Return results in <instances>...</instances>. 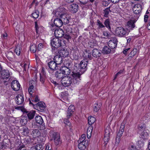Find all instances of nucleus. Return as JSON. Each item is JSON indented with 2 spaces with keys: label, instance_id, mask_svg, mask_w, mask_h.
I'll return each instance as SVG.
<instances>
[{
  "label": "nucleus",
  "instance_id": "nucleus-20",
  "mask_svg": "<svg viewBox=\"0 0 150 150\" xmlns=\"http://www.w3.org/2000/svg\"><path fill=\"white\" fill-rule=\"evenodd\" d=\"M54 23L55 26L59 28L61 27L64 23L60 18H56L54 19Z\"/></svg>",
  "mask_w": 150,
  "mask_h": 150
},
{
  "label": "nucleus",
  "instance_id": "nucleus-5",
  "mask_svg": "<svg viewBox=\"0 0 150 150\" xmlns=\"http://www.w3.org/2000/svg\"><path fill=\"white\" fill-rule=\"evenodd\" d=\"M115 33L117 35L120 37H125L129 34V31L122 27H119L116 28Z\"/></svg>",
  "mask_w": 150,
  "mask_h": 150
},
{
  "label": "nucleus",
  "instance_id": "nucleus-58",
  "mask_svg": "<svg viewBox=\"0 0 150 150\" xmlns=\"http://www.w3.org/2000/svg\"><path fill=\"white\" fill-rule=\"evenodd\" d=\"M84 54L85 55V57L86 58H89V59H91V55L90 53L86 51Z\"/></svg>",
  "mask_w": 150,
  "mask_h": 150
},
{
  "label": "nucleus",
  "instance_id": "nucleus-33",
  "mask_svg": "<svg viewBox=\"0 0 150 150\" xmlns=\"http://www.w3.org/2000/svg\"><path fill=\"white\" fill-rule=\"evenodd\" d=\"M111 51L110 48L107 46H105L103 48L102 53L104 54L110 53Z\"/></svg>",
  "mask_w": 150,
  "mask_h": 150
},
{
  "label": "nucleus",
  "instance_id": "nucleus-17",
  "mask_svg": "<svg viewBox=\"0 0 150 150\" xmlns=\"http://www.w3.org/2000/svg\"><path fill=\"white\" fill-rule=\"evenodd\" d=\"M135 22L133 20H130L127 22L126 27L128 30H132L135 27Z\"/></svg>",
  "mask_w": 150,
  "mask_h": 150
},
{
  "label": "nucleus",
  "instance_id": "nucleus-47",
  "mask_svg": "<svg viewBox=\"0 0 150 150\" xmlns=\"http://www.w3.org/2000/svg\"><path fill=\"white\" fill-rule=\"evenodd\" d=\"M97 25L98 26V28L99 29H101V28H104L105 26L100 22V21L98 20L97 21Z\"/></svg>",
  "mask_w": 150,
  "mask_h": 150
},
{
  "label": "nucleus",
  "instance_id": "nucleus-2",
  "mask_svg": "<svg viewBox=\"0 0 150 150\" xmlns=\"http://www.w3.org/2000/svg\"><path fill=\"white\" fill-rule=\"evenodd\" d=\"M64 9L63 8H60L57 9L55 13V15L57 16H60V19L64 24H67L69 22L68 16L64 13Z\"/></svg>",
  "mask_w": 150,
  "mask_h": 150
},
{
  "label": "nucleus",
  "instance_id": "nucleus-35",
  "mask_svg": "<svg viewBox=\"0 0 150 150\" xmlns=\"http://www.w3.org/2000/svg\"><path fill=\"white\" fill-rule=\"evenodd\" d=\"M96 121L95 118L92 116H90L88 117V122L89 125H92Z\"/></svg>",
  "mask_w": 150,
  "mask_h": 150
},
{
  "label": "nucleus",
  "instance_id": "nucleus-14",
  "mask_svg": "<svg viewBox=\"0 0 150 150\" xmlns=\"http://www.w3.org/2000/svg\"><path fill=\"white\" fill-rule=\"evenodd\" d=\"M1 77L3 79L7 80L10 76L9 71L7 70H2L1 72Z\"/></svg>",
  "mask_w": 150,
  "mask_h": 150
},
{
  "label": "nucleus",
  "instance_id": "nucleus-41",
  "mask_svg": "<svg viewBox=\"0 0 150 150\" xmlns=\"http://www.w3.org/2000/svg\"><path fill=\"white\" fill-rule=\"evenodd\" d=\"M137 51V48H134L129 54V57H133L136 54Z\"/></svg>",
  "mask_w": 150,
  "mask_h": 150
},
{
  "label": "nucleus",
  "instance_id": "nucleus-15",
  "mask_svg": "<svg viewBox=\"0 0 150 150\" xmlns=\"http://www.w3.org/2000/svg\"><path fill=\"white\" fill-rule=\"evenodd\" d=\"M15 100L17 104H22L24 101V96L22 95H18L16 96Z\"/></svg>",
  "mask_w": 150,
  "mask_h": 150
},
{
  "label": "nucleus",
  "instance_id": "nucleus-25",
  "mask_svg": "<svg viewBox=\"0 0 150 150\" xmlns=\"http://www.w3.org/2000/svg\"><path fill=\"white\" fill-rule=\"evenodd\" d=\"M31 100L33 102L36 103L40 101V98L35 93L30 95Z\"/></svg>",
  "mask_w": 150,
  "mask_h": 150
},
{
  "label": "nucleus",
  "instance_id": "nucleus-1",
  "mask_svg": "<svg viewBox=\"0 0 150 150\" xmlns=\"http://www.w3.org/2000/svg\"><path fill=\"white\" fill-rule=\"evenodd\" d=\"M74 71L71 74L72 78L69 76H64L62 78L61 82L63 86L65 87L69 86H73L79 83L81 80V76L82 73L74 72Z\"/></svg>",
  "mask_w": 150,
  "mask_h": 150
},
{
  "label": "nucleus",
  "instance_id": "nucleus-54",
  "mask_svg": "<svg viewBox=\"0 0 150 150\" xmlns=\"http://www.w3.org/2000/svg\"><path fill=\"white\" fill-rule=\"evenodd\" d=\"M110 3L109 0H103L102 2V4L103 6H108Z\"/></svg>",
  "mask_w": 150,
  "mask_h": 150
},
{
  "label": "nucleus",
  "instance_id": "nucleus-18",
  "mask_svg": "<svg viewBox=\"0 0 150 150\" xmlns=\"http://www.w3.org/2000/svg\"><path fill=\"white\" fill-rule=\"evenodd\" d=\"M54 61L58 65L61 64L62 62V57L59 55H56L53 59Z\"/></svg>",
  "mask_w": 150,
  "mask_h": 150
},
{
  "label": "nucleus",
  "instance_id": "nucleus-59",
  "mask_svg": "<svg viewBox=\"0 0 150 150\" xmlns=\"http://www.w3.org/2000/svg\"><path fill=\"white\" fill-rule=\"evenodd\" d=\"M123 72V71L122 70H120L118 72L117 74L115 76L114 79H115L118 76L120 75L121 74H122Z\"/></svg>",
  "mask_w": 150,
  "mask_h": 150
},
{
  "label": "nucleus",
  "instance_id": "nucleus-46",
  "mask_svg": "<svg viewBox=\"0 0 150 150\" xmlns=\"http://www.w3.org/2000/svg\"><path fill=\"white\" fill-rule=\"evenodd\" d=\"M39 14V12L38 11L35 10V12L32 13V16L33 18H37L38 17Z\"/></svg>",
  "mask_w": 150,
  "mask_h": 150
},
{
  "label": "nucleus",
  "instance_id": "nucleus-40",
  "mask_svg": "<svg viewBox=\"0 0 150 150\" xmlns=\"http://www.w3.org/2000/svg\"><path fill=\"white\" fill-rule=\"evenodd\" d=\"M104 23L105 26L109 30L111 29L110 23L109 19H107L104 22Z\"/></svg>",
  "mask_w": 150,
  "mask_h": 150
},
{
  "label": "nucleus",
  "instance_id": "nucleus-32",
  "mask_svg": "<svg viewBox=\"0 0 150 150\" xmlns=\"http://www.w3.org/2000/svg\"><path fill=\"white\" fill-rule=\"evenodd\" d=\"M27 119L26 117L23 116L21 117L20 123L22 125H24L27 123Z\"/></svg>",
  "mask_w": 150,
  "mask_h": 150
},
{
  "label": "nucleus",
  "instance_id": "nucleus-27",
  "mask_svg": "<svg viewBox=\"0 0 150 150\" xmlns=\"http://www.w3.org/2000/svg\"><path fill=\"white\" fill-rule=\"evenodd\" d=\"M125 128V126L124 125H121L119 130L117 134V139L118 138V137H121L122 136L123 133L124 131Z\"/></svg>",
  "mask_w": 150,
  "mask_h": 150
},
{
  "label": "nucleus",
  "instance_id": "nucleus-24",
  "mask_svg": "<svg viewBox=\"0 0 150 150\" xmlns=\"http://www.w3.org/2000/svg\"><path fill=\"white\" fill-rule=\"evenodd\" d=\"M111 12L118 13L119 12L120 9L118 7L115 5L109 7Z\"/></svg>",
  "mask_w": 150,
  "mask_h": 150
},
{
  "label": "nucleus",
  "instance_id": "nucleus-21",
  "mask_svg": "<svg viewBox=\"0 0 150 150\" xmlns=\"http://www.w3.org/2000/svg\"><path fill=\"white\" fill-rule=\"evenodd\" d=\"M40 133L38 129H35L32 130L31 132V135L33 138H36L40 136Z\"/></svg>",
  "mask_w": 150,
  "mask_h": 150
},
{
  "label": "nucleus",
  "instance_id": "nucleus-6",
  "mask_svg": "<svg viewBox=\"0 0 150 150\" xmlns=\"http://www.w3.org/2000/svg\"><path fill=\"white\" fill-rule=\"evenodd\" d=\"M88 61L86 59H84L81 61L79 64V69L81 72H77V73H82L85 72L87 69Z\"/></svg>",
  "mask_w": 150,
  "mask_h": 150
},
{
  "label": "nucleus",
  "instance_id": "nucleus-23",
  "mask_svg": "<svg viewBox=\"0 0 150 150\" xmlns=\"http://www.w3.org/2000/svg\"><path fill=\"white\" fill-rule=\"evenodd\" d=\"M9 143V141L8 140L4 139L3 140V142L0 144V146H1L2 149L8 147Z\"/></svg>",
  "mask_w": 150,
  "mask_h": 150
},
{
  "label": "nucleus",
  "instance_id": "nucleus-62",
  "mask_svg": "<svg viewBox=\"0 0 150 150\" xmlns=\"http://www.w3.org/2000/svg\"><path fill=\"white\" fill-rule=\"evenodd\" d=\"M103 35L105 36L109 37L110 36V34L108 31H103Z\"/></svg>",
  "mask_w": 150,
  "mask_h": 150
},
{
  "label": "nucleus",
  "instance_id": "nucleus-45",
  "mask_svg": "<svg viewBox=\"0 0 150 150\" xmlns=\"http://www.w3.org/2000/svg\"><path fill=\"white\" fill-rule=\"evenodd\" d=\"M104 11L105 17H108L109 13L111 12L109 7L107 8L104 10Z\"/></svg>",
  "mask_w": 150,
  "mask_h": 150
},
{
  "label": "nucleus",
  "instance_id": "nucleus-51",
  "mask_svg": "<svg viewBox=\"0 0 150 150\" xmlns=\"http://www.w3.org/2000/svg\"><path fill=\"white\" fill-rule=\"evenodd\" d=\"M40 81L42 84H43L45 81V77L44 75H41L40 74Z\"/></svg>",
  "mask_w": 150,
  "mask_h": 150
},
{
  "label": "nucleus",
  "instance_id": "nucleus-61",
  "mask_svg": "<svg viewBox=\"0 0 150 150\" xmlns=\"http://www.w3.org/2000/svg\"><path fill=\"white\" fill-rule=\"evenodd\" d=\"M39 138L40 139V141L41 142H44L45 140V138L42 136H40Z\"/></svg>",
  "mask_w": 150,
  "mask_h": 150
},
{
  "label": "nucleus",
  "instance_id": "nucleus-43",
  "mask_svg": "<svg viewBox=\"0 0 150 150\" xmlns=\"http://www.w3.org/2000/svg\"><path fill=\"white\" fill-rule=\"evenodd\" d=\"M29 133V130L27 127H25L23 128V131L22 132V134L25 136L28 135Z\"/></svg>",
  "mask_w": 150,
  "mask_h": 150
},
{
  "label": "nucleus",
  "instance_id": "nucleus-10",
  "mask_svg": "<svg viewBox=\"0 0 150 150\" xmlns=\"http://www.w3.org/2000/svg\"><path fill=\"white\" fill-rule=\"evenodd\" d=\"M60 70L64 75H68L70 74L71 68L69 66V67L64 66L62 67Z\"/></svg>",
  "mask_w": 150,
  "mask_h": 150
},
{
  "label": "nucleus",
  "instance_id": "nucleus-19",
  "mask_svg": "<svg viewBox=\"0 0 150 150\" xmlns=\"http://www.w3.org/2000/svg\"><path fill=\"white\" fill-rule=\"evenodd\" d=\"M92 55L95 58L100 57L101 55V51L97 49H94L92 51Z\"/></svg>",
  "mask_w": 150,
  "mask_h": 150
},
{
  "label": "nucleus",
  "instance_id": "nucleus-57",
  "mask_svg": "<svg viewBox=\"0 0 150 150\" xmlns=\"http://www.w3.org/2000/svg\"><path fill=\"white\" fill-rule=\"evenodd\" d=\"M73 113V112H70V111H69L67 110L66 117L67 118L69 119L72 115Z\"/></svg>",
  "mask_w": 150,
  "mask_h": 150
},
{
  "label": "nucleus",
  "instance_id": "nucleus-39",
  "mask_svg": "<svg viewBox=\"0 0 150 150\" xmlns=\"http://www.w3.org/2000/svg\"><path fill=\"white\" fill-rule=\"evenodd\" d=\"M69 66L71 67V70L72 71V73L73 71H74V72H76V70L77 69V67L76 66H74L73 65V64L71 63H68V67H69Z\"/></svg>",
  "mask_w": 150,
  "mask_h": 150
},
{
  "label": "nucleus",
  "instance_id": "nucleus-11",
  "mask_svg": "<svg viewBox=\"0 0 150 150\" xmlns=\"http://www.w3.org/2000/svg\"><path fill=\"white\" fill-rule=\"evenodd\" d=\"M35 84V82L34 80H31L29 82V87L28 89V92L30 95L35 93L33 92L34 89V85Z\"/></svg>",
  "mask_w": 150,
  "mask_h": 150
},
{
  "label": "nucleus",
  "instance_id": "nucleus-28",
  "mask_svg": "<svg viewBox=\"0 0 150 150\" xmlns=\"http://www.w3.org/2000/svg\"><path fill=\"white\" fill-rule=\"evenodd\" d=\"M148 136V133L146 130L142 131L140 134L141 137L144 139H147Z\"/></svg>",
  "mask_w": 150,
  "mask_h": 150
},
{
  "label": "nucleus",
  "instance_id": "nucleus-8",
  "mask_svg": "<svg viewBox=\"0 0 150 150\" xmlns=\"http://www.w3.org/2000/svg\"><path fill=\"white\" fill-rule=\"evenodd\" d=\"M12 89L14 91H17L20 88L21 85L18 81L16 80L12 81L11 83Z\"/></svg>",
  "mask_w": 150,
  "mask_h": 150
},
{
  "label": "nucleus",
  "instance_id": "nucleus-12",
  "mask_svg": "<svg viewBox=\"0 0 150 150\" xmlns=\"http://www.w3.org/2000/svg\"><path fill=\"white\" fill-rule=\"evenodd\" d=\"M54 35L56 38H60L63 36L64 32L62 29L60 28L57 29L55 30Z\"/></svg>",
  "mask_w": 150,
  "mask_h": 150
},
{
  "label": "nucleus",
  "instance_id": "nucleus-4",
  "mask_svg": "<svg viewBox=\"0 0 150 150\" xmlns=\"http://www.w3.org/2000/svg\"><path fill=\"white\" fill-rule=\"evenodd\" d=\"M50 136L51 138V140H54L56 145H58L61 143L60 139V135L56 132L51 131L50 133Z\"/></svg>",
  "mask_w": 150,
  "mask_h": 150
},
{
  "label": "nucleus",
  "instance_id": "nucleus-56",
  "mask_svg": "<svg viewBox=\"0 0 150 150\" xmlns=\"http://www.w3.org/2000/svg\"><path fill=\"white\" fill-rule=\"evenodd\" d=\"M69 119H64V123L67 126H69L70 127V126L71 125V123L68 120Z\"/></svg>",
  "mask_w": 150,
  "mask_h": 150
},
{
  "label": "nucleus",
  "instance_id": "nucleus-36",
  "mask_svg": "<svg viewBox=\"0 0 150 150\" xmlns=\"http://www.w3.org/2000/svg\"><path fill=\"white\" fill-rule=\"evenodd\" d=\"M78 147L80 149H84L86 148V145L85 144V143L78 142Z\"/></svg>",
  "mask_w": 150,
  "mask_h": 150
},
{
  "label": "nucleus",
  "instance_id": "nucleus-55",
  "mask_svg": "<svg viewBox=\"0 0 150 150\" xmlns=\"http://www.w3.org/2000/svg\"><path fill=\"white\" fill-rule=\"evenodd\" d=\"M74 109V106L73 105H71L68 108L67 111H70V112L73 113Z\"/></svg>",
  "mask_w": 150,
  "mask_h": 150
},
{
  "label": "nucleus",
  "instance_id": "nucleus-16",
  "mask_svg": "<svg viewBox=\"0 0 150 150\" xmlns=\"http://www.w3.org/2000/svg\"><path fill=\"white\" fill-rule=\"evenodd\" d=\"M58 52L59 55L64 57L67 56L69 54V51L66 49L65 48L61 49L58 51Z\"/></svg>",
  "mask_w": 150,
  "mask_h": 150
},
{
  "label": "nucleus",
  "instance_id": "nucleus-42",
  "mask_svg": "<svg viewBox=\"0 0 150 150\" xmlns=\"http://www.w3.org/2000/svg\"><path fill=\"white\" fill-rule=\"evenodd\" d=\"M108 45L109 47L111 49L115 48L117 46V44L114 43L113 42H112L111 41H109L108 42Z\"/></svg>",
  "mask_w": 150,
  "mask_h": 150
},
{
  "label": "nucleus",
  "instance_id": "nucleus-22",
  "mask_svg": "<svg viewBox=\"0 0 150 150\" xmlns=\"http://www.w3.org/2000/svg\"><path fill=\"white\" fill-rule=\"evenodd\" d=\"M79 9L78 5L76 4H73L70 5V9L71 11L73 13H76Z\"/></svg>",
  "mask_w": 150,
  "mask_h": 150
},
{
  "label": "nucleus",
  "instance_id": "nucleus-49",
  "mask_svg": "<svg viewBox=\"0 0 150 150\" xmlns=\"http://www.w3.org/2000/svg\"><path fill=\"white\" fill-rule=\"evenodd\" d=\"M92 128L91 127H89L87 130V135L88 138V136H89V138H90L91 133L92 131Z\"/></svg>",
  "mask_w": 150,
  "mask_h": 150
},
{
  "label": "nucleus",
  "instance_id": "nucleus-64",
  "mask_svg": "<svg viewBox=\"0 0 150 150\" xmlns=\"http://www.w3.org/2000/svg\"><path fill=\"white\" fill-rule=\"evenodd\" d=\"M41 125L40 127V130H44L46 129V127L44 124L40 125Z\"/></svg>",
  "mask_w": 150,
  "mask_h": 150
},
{
  "label": "nucleus",
  "instance_id": "nucleus-48",
  "mask_svg": "<svg viewBox=\"0 0 150 150\" xmlns=\"http://www.w3.org/2000/svg\"><path fill=\"white\" fill-rule=\"evenodd\" d=\"M136 146L133 144H130L128 148V150H137Z\"/></svg>",
  "mask_w": 150,
  "mask_h": 150
},
{
  "label": "nucleus",
  "instance_id": "nucleus-63",
  "mask_svg": "<svg viewBox=\"0 0 150 150\" xmlns=\"http://www.w3.org/2000/svg\"><path fill=\"white\" fill-rule=\"evenodd\" d=\"M45 146H46L45 150H52V148L50 146L49 144H46L45 145Z\"/></svg>",
  "mask_w": 150,
  "mask_h": 150
},
{
  "label": "nucleus",
  "instance_id": "nucleus-30",
  "mask_svg": "<svg viewBox=\"0 0 150 150\" xmlns=\"http://www.w3.org/2000/svg\"><path fill=\"white\" fill-rule=\"evenodd\" d=\"M22 48L20 45L18 44L16 46L15 52L17 55H19L21 53V51Z\"/></svg>",
  "mask_w": 150,
  "mask_h": 150
},
{
  "label": "nucleus",
  "instance_id": "nucleus-60",
  "mask_svg": "<svg viewBox=\"0 0 150 150\" xmlns=\"http://www.w3.org/2000/svg\"><path fill=\"white\" fill-rule=\"evenodd\" d=\"M43 46L44 45L42 43H40L38 45V50L40 51L41 49L43 47Z\"/></svg>",
  "mask_w": 150,
  "mask_h": 150
},
{
  "label": "nucleus",
  "instance_id": "nucleus-3",
  "mask_svg": "<svg viewBox=\"0 0 150 150\" xmlns=\"http://www.w3.org/2000/svg\"><path fill=\"white\" fill-rule=\"evenodd\" d=\"M66 41L64 39H60L58 38H55L51 40V45L55 48L64 46L66 45Z\"/></svg>",
  "mask_w": 150,
  "mask_h": 150
},
{
  "label": "nucleus",
  "instance_id": "nucleus-37",
  "mask_svg": "<svg viewBox=\"0 0 150 150\" xmlns=\"http://www.w3.org/2000/svg\"><path fill=\"white\" fill-rule=\"evenodd\" d=\"M100 104L95 103L93 107V111L94 112H97L100 109Z\"/></svg>",
  "mask_w": 150,
  "mask_h": 150
},
{
  "label": "nucleus",
  "instance_id": "nucleus-26",
  "mask_svg": "<svg viewBox=\"0 0 150 150\" xmlns=\"http://www.w3.org/2000/svg\"><path fill=\"white\" fill-rule=\"evenodd\" d=\"M36 122L40 125H42L43 123V120L42 117L40 115H37L35 117Z\"/></svg>",
  "mask_w": 150,
  "mask_h": 150
},
{
  "label": "nucleus",
  "instance_id": "nucleus-50",
  "mask_svg": "<svg viewBox=\"0 0 150 150\" xmlns=\"http://www.w3.org/2000/svg\"><path fill=\"white\" fill-rule=\"evenodd\" d=\"M36 46L35 44H34L30 46V51L34 53L36 50Z\"/></svg>",
  "mask_w": 150,
  "mask_h": 150
},
{
  "label": "nucleus",
  "instance_id": "nucleus-31",
  "mask_svg": "<svg viewBox=\"0 0 150 150\" xmlns=\"http://www.w3.org/2000/svg\"><path fill=\"white\" fill-rule=\"evenodd\" d=\"M137 129L139 132H142L144 130H145V125L143 123L138 124L137 126Z\"/></svg>",
  "mask_w": 150,
  "mask_h": 150
},
{
  "label": "nucleus",
  "instance_id": "nucleus-52",
  "mask_svg": "<svg viewBox=\"0 0 150 150\" xmlns=\"http://www.w3.org/2000/svg\"><path fill=\"white\" fill-rule=\"evenodd\" d=\"M35 150H43V147L41 144H37L35 147Z\"/></svg>",
  "mask_w": 150,
  "mask_h": 150
},
{
  "label": "nucleus",
  "instance_id": "nucleus-13",
  "mask_svg": "<svg viewBox=\"0 0 150 150\" xmlns=\"http://www.w3.org/2000/svg\"><path fill=\"white\" fill-rule=\"evenodd\" d=\"M48 66L52 70H55L58 69V65L54 61L50 62L48 63Z\"/></svg>",
  "mask_w": 150,
  "mask_h": 150
},
{
  "label": "nucleus",
  "instance_id": "nucleus-38",
  "mask_svg": "<svg viewBox=\"0 0 150 150\" xmlns=\"http://www.w3.org/2000/svg\"><path fill=\"white\" fill-rule=\"evenodd\" d=\"M6 54L7 57L10 60H11L14 57L13 53L11 51L7 52Z\"/></svg>",
  "mask_w": 150,
  "mask_h": 150
},
{
  "label": "nucleus",
  "instance_id": "nucleus-53",
  "mask_svg": "<svg viewBox=\"0 0 150 150\" xmlns=\"http://www.w3.org/2000/svg\"><path fill=\"white\" fill-rule=\"evenodd\" d=\"M110 138V136L104 135V137L103 139L104 143L105 144H107L109 141Z\"/></svg>",
  "mask_w": 150,
  "mask_h": 150
},
{
  "label": "nucleus",
  "instance_id": "nucleus-7",
  "mask_svg": "<svg viewBox=\"0 0 150 150\" xmlns=\"http://www.w3.org/2000/svg\"><path fill=\"white\" fill-rule=\"evenodd\" d=\"M29 104L32 105L35 108L41 112L44 111L46 108V105L43 102H38L35 104H33L30 99Z\"/></svg>",
  "mask_w": 150,
  "mask_h": 150
},
{
  "label": "nucleus",
  "instance_id": "nucleus-9",
  "mask_svg": "<svg viewBox=\"0 0 150 150\" xmlns=\"http://www.w3.org/2000/svg\"><path fill=\"white\" fill-rule=\"evenodd\" d=\"M142 6L141 4H135L133 8V11L136 14L139 13L141 11Z\"/></svg>",
  "mask_w": 150,
  "mask_h": 150
},
{
  "label": "nucleus",
  "instance_id": "nucleus-29",
  "mask_svg": "<svg viewBox=\"0 0 150 150\" xmlns=\"http://www.w3.org/2000/svg\"><path fill=\"white\" fill-rule=\"evenodd\" d=\"M63 74L60 69L58 70L55 72V76L58 79L62 78L63 76Z\"/></svg>",
  "mask_w": 150,
  "mask_h": 150
},
{
  "label": "nucleus",
  "instance_id": "nucleus-44",
  "mask_svg": "<svg viewBox=\"0 0 150 150\" xmlns=\"http://www.w3.org/2000/svg\"><path fill=\"white\" fill-rule=\"evenodd\" d=\"M111 129L109 126H107L105 128V130L104 135L110 136Z\"/></svg>",
  "mask_w": 150,
  "mask_h": 150
},
{
  "label": "nucleus",
  "instance_id": "nucleus-34",
  "mask_svg": "<svg viewBox=\"0 0 150 150\" xmlns=\"http://www.w3.org/2000/svg\"><path fill=\"white\" fill-rule=\"evenodd\" d=\"M35 112L34 111H31L27 112V115L28 118L30 120L33 119L35 116Z\"/></svg>",
  "mask_w": 150,
  "mask_h": 150
}]
</instances>
